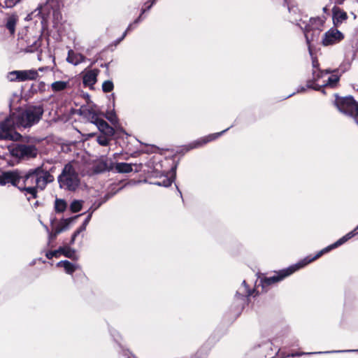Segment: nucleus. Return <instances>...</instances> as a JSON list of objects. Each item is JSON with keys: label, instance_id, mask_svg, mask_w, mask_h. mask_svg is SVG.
<instances>
[{"label": "nucleus", "instance_id": "nucleus-1", "mask_svg": "<svg viewBox=\"0 0 358 358\" xmlns=\"http://www.w3.org/2000/svg\"><path fill=\"white\" fill-rule=\"evenodd\" d=\"M43 113L41 106H30L24 111H17L0 123V138L17 141L20 134L14 131L17 127H28L38 122Z\"/></svg>", "mask_w": 358, "mask_h": 358}, {"label": "nucleus", "instance_id": "nucleus-2", "mask_svg": "<svg viewBox=\"0 0 358 358\" xmlns=\"http://www.w3.org/2000/svg\"><path fill=\"white\" fill-rule=\"evenodd\" d=\"M50 178L51 176L47 172H43L41 168L31 169L24 176H20V183H18L17 187L35 198L37 189H43L46 184L51 181Z\"/></svg>", "mask_w": 358, "mask_h": 358}, {"label": "nucleus", "instance_id": "nucleus-3", "mask_svg": "<svg viewBox=\"0 0 358 358\" xmlns=\"http://www.w3.org/2000/svg\"><path fill=\"white\" fill-rule=\"evenodd\" d=\"M76 163L71 162L64 166L62 173L58 178L59 185L62 188L74 191L78 187L80 180L76 173Z\"/></svg>", "mask_w": 358, "mask_h": 358}, {"label": "nucleus", "instance_id": "nucleus-4", "mask_svg": "<svg viewBox=\"0 0 358 358\" xmlns=\"http://www.w3.org/2000/svg\"><path fill=\"white\" fill-rule=\"evenodd\" d=\"M329 71L317 72L313 71L315 83L308 85V87L313 88L315 90H320L322 87H327L333 88L336 87L339 81L340 76L337 74L329 76Z\"/></svg>", "mask_w": 358, "mask_h": 358}, {"label": "nucleus", "instance_id": "nucleus-5", "mask_svg": "<svg viewBox=\"0 0 358 358\" xmlns=\"http://www.w3.org/2000/svg\"><path fill=\"white\" fill-rule=\"evenodd\" d=\"M311 260H308V258H305L304 259L301 260L299 263L291 266L285 270L280 271L276 275L270 277V278H266L262 280V285L263 287L269 285L271 284L277 282L281 280H282L284 278L291 275L296 271L299 270L301 268H303L308 264L310 263Z\"/></svg>", "mask_w": 358, "mask_h": 358}, {"label": "nucleus", "instance_id": "nucleus-6", "mask_svg": "<svg viewBox=\"0 0 358 358\" xmlns=\"http://www.w3.org/2000/svg\"><path fill=\"white\" fill-rule=\"evenodd\" d=\"M336 106L343 113L358 116V102L351 96L338 97L336 99Z\"/></svg>", "mask_w": 358, "mask_h": 358}, {"label": "nucleus", "instance_id": "nucleus-7", "mask_svg": "<svg viewBox=\"0 0 358 358\" xmlns=\"http://www.w3.org/2000/svg\"><path fill=\"white\" fill-rule=\"evenodd\" d=\"M10 153L19 159L34 157L37 155V150L31 145H15L9 148Z\"/></svg>", "mask_w": 358, "mask_h": 358}, {"label": "nucleus", "instance_id": "nucleus-8", "mask_svg": "<svg viewBox=\"0 0 358 358\" xmlns=\"http://www.w3.org/2000/svg\"><path fill=\"white\" fill-rule=\"evenodd\" d=\"M38 77V73L34 69L13 71L10 72L8 75V78L10 81L18 82L36 80Z\"/></svg>", "mask_w": 358, "mask_h": 358}, {"label": "nucleus", "instance_id": "nucleus-9", "mask_svg": "<svg viewBox=\"0 0 358 358\" xmlns=\"http://www.w3.org/2000/svg\"><path fill=\"white\" fill-rule=\"evenodd\" d=\"M324 20L322 18H311L308 27L306 28L304 34L308 43L317 38L320 34V28L323 25Z\"/></svg>", "mask_w": 358, "mask_h": 358}, {"label": "nucleus", "instance_id": "nucleus-10", "mask_svg": "<svg viewBox=\"0 0 358 358\" xmlns=\"http://www.w3.org/2000/svg\"><path fill=\"white\" fill-rule=\"evenodd\" d=\"M89 117L91 118L92 122L96 124L100 131L105 135L111 136L114 134L113 128L110 127L106 121L99 118L97 113L89 110Z\"/></svg>", "mask_w": 358, "mask_h": 358}, {"label": "nucleus", "instance_id": "nucleus-11", "mask_svg": "<svg viewBox=\"0 0 358 358\" xmlns=\"http://www.w3.org/2000/svg\"><path fill=\"white\" fill-rule=\"evenodd\" d=\"M343 38V35L336 29H331L324 33L322 43L324 46L331 45L338 43Z\"/></svg>", "mask_w": 358, "mask_h": 358}, {"label": "nucleus", "instance_id": "nucleus-12", "mask_svg": "<svg viewBox=\"0 0 358 358\" xmlns=\"http://www.w3.org/2000/svg\"><path fill=\"white\" fill-rule=\"evenodd\" d=\"M8 183L16 187H17L18 183H20V176L17 172L9 171L0 175V185H5Z\"/></svg>", "mask_w": 358, "mask_h": 358}, {"label": "nucleus", "instance_id": "nucleus-13", "mask_svg": "<svg viewBox=\"0 0 358 358\" xmlns=\"http://www.w3.org/2000/svg\"><path fill=\"white\" fill-rule=\"evenodd\" d=\"M355 233L354 231H351V232L347 234L345 236H344L343 237H342L341 238L338 240L334 244H332V245L327 247L326 248L323 249L322 250L320 251L314 257H313L311 259H309L308 257H307L308 260H311V262H313V261L317 259L320 256H322L324 252H329L331 249L335 248L342 245L343 243L346 242L348 240H349L350 238L353 237L355 236Z\"/></svg>", "mask_w": 358, "mask_h": 358}, {"label": "nucleus", "instance_id": "nucleus-14", "mask_svg": "<svg viewBox=\"0 0 358 358\" xmlns=\"http://www.w3.org/2000/svg\"><path fill=\"white\" fill-rule=\"evenodd\" d=\"M99 73V71L98 69H92L84 72L83 77V84L85 86L92 87L96 83Z\"/></svg>", "mask_w": 358, "mask_h": 358}, {"label": "nucleus", "instance_id": "nucleus-15", "mask_svg": "<svg viewBox=\"0 0 358 358\" xmlns=\"http://www.w3.org/2000/svg\"><path fill=\"white\" fill-rule=\"evenodd\" d=\"M85 57L80 53H76L73 50H69L66 60L68 62L78 65L84 61Z\"/></svg>", "mask_w": 358, "mask_h": 358}, {"label": "nucleus", "instance_id": "nucleus-16", "mask_svg": "<svg viewBox=\"0 0 358 358\" xmlns=\"http://www.w3.org/2000/svg\"><path fill=\"white\" fill-rule=\"evenodd\" d=\"M333 17L335 24L342 23L348 18L347 13L338 8H334L333 10Z\"/></svg>", "mask_w": 358, "mask_h": 358}, {"label": "nucleus", "instance_id": "nucleus-17", "mask_svg": "<svg viewBox=\"0 0 358 358\" xmlns=\"http://www.w3.org/2000/svg\"><path fill=\"white\" fill-rule=\"evenodd\" d=\"M69 85V82L67 81H63V80H59L55 81L51 84V89L53 92H60L62 90H64L67 88Z\"/></svg>", "mask_w": 358, "mask_h": 358}, {"label": "nucleus", "instance_id": "nucleus-18", "mask_svg": "<svg viewBox=\"0 0 358 358\" xmlns=\"http://www.w3.org/2000/svg\"><path fill=\"white\" fill-rule=\"evenodd\" d=\"M57 266L64 267L65 271L69 274L73 273L76 269V266L69 261H61L57 264Z\"/></svg>", "mask_w": 358, "mask_h": 358}, {"label": "nucleus", "instance_id": "nucleus-19", "mask_svg": "<svg viewBox=\"0 0 358 358\" xmlns=\"http://www.w3.org/2000/svg\"><path fill=\"white\" fill-rule=\"evenodd\" d=\"M115 169L119 173H129L132 171V166L130 164L122 162L115 164Z\"/></svg>", "mask_w": 358, "mask_h": 358}, {"label": "nucleus", "instance_id": "nucleus-20", "mask_svg": "<svg viewBox=\"0 0 358 358\" xmlns=\"http://www.w3.org/2000/svg\"><path fill=\"white\" fill-rule=\"evenodd\" d=\"M17 22V17L15 15L10 16L6 22V27L11 34L15 32V27Z\"/></svg>", "mask_w": 358, "mask_h": 358}, {"label": "nucleus", "instance_id": "nucleus-21", "mask_svg": "<svg viewBox=\"0 0 358 358\" xmlns=\"http://www.w3.org/2000/svg\"><path fill=\"white\" fill-rule=\"evenodd\" d=\"M225 131L226 130H224V131H222L220 133H217V134H211V135H209L208 136H206V137L203 138L200 141L197 142L196 143V145H194V147L197 146V145H203V144H205V143H208L209 141H211L215 139L216 138L220 136L222 133H224Z\"/></svg>", "mask_w": 358, "mask_h": 358}, {"label": "nucleus", "instance_id": "nucleus-22", "mask_svg": "<svg viewBox=\"0 0 358 358\" xmlns=\"http://www.w3.org/2000/svg\"><path fill=\"white\" fill-rule=\"evenodd\" d=\"M83 206V201L80 200H75L72 201L70 206L71 210L73 213H77L80 211Z\"/></svg>", "mask_w": 358, "mask_h": 358}, {"label": "nucleus", "instance_id": "nucleus-23", "mask_svg": "<svg viewBox=\"0 0 358 358\" xmlns=\"http://www.w3.org/2000/svg\"><path fill=\"white\" fill-rule=\"evenodd\" d=\"M60 253L69 258L76 259L75 251L70 248H59Z\"/></svg>", "mask_w": 358, "mask_h": 358}, {"label": "nucleus", "instance_id": "nucleus-24", "mask_svg": "<svg viewBox=\"0 0 358 358\" xmlns=\"http://www.w3.org/2000/svg\"><path fill=\"white\" fill-rule=\"evenodd\" d=\"M66 208V203L63 199H56L55 201V210L57 212H63Z\"/></svg>", "mask_w": 358, "mask_h": 358}, {"label": "nucleus", "instance_id": "nucleus-25", "mask_svg": "<svg viewBox=\"0 0 358 358\" xmlns=\"http://www.w3.org/2000/svg\"><path fill=\"white\" fill-rule=\"evenodd\" d=\"M108 169V164L106 162H99L94 168V171L96 173L102 172Z\"/></svg>", "mask_w": 358, "mask_h": 358}, {"label": "nucleus", "instance_id": "nucleus-26", "mask_svg": "<svg viewBox=\"0 0 358 358\" xmlns=\"http://www.w3.org/2000/svg\"><path fill=\"white\" fill-rule=\"evenodd\" d=\"M113 89V83L110 80H106L103 82L102 85V90L105 92H109Z\"/></svg>", "mask_w": 358, "mask_h": 358}, {"label": "nucleus", "instance_id": "nucleus-27", "mask_svg": "<svg viewBox=\"0 0 358 358\" xmlns=\"http://www.w3.org/2000/svg\"><path fill=\"white\" fill-rule=\"evenodd\" d=\"M65 222H66L65 226L56 229L55 232L53 234H50V238H55L57 236V234H59V233H61L62 231H63L67 229L68 221L66 220Z\"/></svg>", "mask_w": 358, "mask_h": 358}, {"label": "nucleus", "instance_id": "nucleus-28", "mask_svg": "<svg viewBox=\"0 0 358 358\" xmlns=\"http://www.w3.org/2000/svg\"><path fill=\"white\" fill-rule=\"evenodd\" d=\"M106 117L112 123L115 124L117 122V117L113 111L107 113Z\"/></svg>", "mask_w": 358, "mask_h": 358}, {"label": "nucleus", "instance_id": "nucleus-29", "mask_svg": "<svg viewBox=\"0 0 358 358\" xmlns=\"http://www.w3.org/2000/svg\"><path fill=\"white\" fill-rule=\"evenodd\" d=\"M21 0H5L4 3L6 8H12L15 6Z\"/></svg>", "mask_w": 358, "mask_h": 358}, {"label": "nucleus", "instance_id": "nucleus-30", "mask_svg": "<svg viewBox=\"0 0 358 358\" xmlns=\"http://www.w3.org/2000/svg\"><path fill=\"white\" fill-rule=\"evenodd\" d=\"M97 141L101 145H103V146L107 145L108 143V139L105 136L98 137Z\"/></svg>", "mask_w": 358, "mask_h": 358}, {"label": "nucleus", "instance_id": "nucleus-31", "mask_svg": "<svg viewBox=\"0 0 358 358\" xmlns=\"http://www.w3.org/2000/svg\"><path fill=\"white\" fill-rule=\"evenodd\" d=\"M60 253V250L59 249L58 250H55V251H52V252H49L46 254V257L48 258V259H51L53 257H57L58 256V254Z\"/></svg>", "mask_w": 358, "mask_h": 358}, {"label": "nucleus", "instance_id": "nucleus-32", "mask_svg": "<svg viewBox=\"0 0 358 358\" xmlns=\"http://www.w3.org/2000/svg\"><path fill=\"white\" fill-rule=\"evenodd\" d=\"M80 230H77L72 236V238H71V243H73L76 239V237L78 235V234L80 233Z\"/></svg>", "mask_w": 358, "mask_h": 358}, {"label": "nucleus", "instance_id": "nucleus-33", "mask_svg": "<svg viewBox=\"0 0 358 358\" xmlns=\"http://www.w3.org/2000/svg\"><path fill=\"white\" fill-rule=\"evenodd\" d=\"M172 183V180L168 179L166 182H164L163 185L166 187L169 186Z\"/></svg>", "mask_w": 358, "mask_h": 358}, {"label": "nucleus", "instance_id": "nucleus-34", "mask_svg": "<svg viewBox=\"0 0 358 358\" xmlns=\"http://www.w3.org/2000/svg\"><path fill=\"white\" fill-rule=\"evenodd\" d=\"M90 217H91V215L88 216V217L86 219V220L85 222V224H87L89 222L90 219Z\"/></svg>", "mask_w": 358, "mask_h": 358}, {"label": "nucleus", "instance_id": "nucleus-35", "mask_svg": "<svg viewBox=\"0 0 358 358\" xmlns=\"http://www.w3.org/2000/svg\"><path fill=\"white\" fill-rule=\"evenodd\" d=\"M313 67H314V68H316V67H317V62H316L315 61H313Z\"/></svg>", "mask_w": 358, "mask_h": 358}, {"label": "nucleus", "instance_id": "nucleus-36", "mask_svg": "<svg viewBox=\"0 0 358 358\" xmlns=\"http://www.w3.org/2000/svg\"><path fill=\"white\" fill-rule=\"evenodd\" d=\"M357 228H358V226H357Z\"/></svg>", "mask_w": 358, "mask_h": 358}]
</instances>
